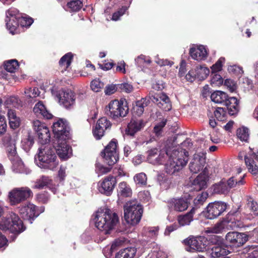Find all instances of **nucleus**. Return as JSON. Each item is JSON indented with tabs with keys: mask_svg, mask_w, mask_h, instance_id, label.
I'll return each instance as SVG.
<instances>
[{
	"mask_svg": "<svg viewBox=\"0 0 258 258\" xmlns=\"http://www.w3.org/2000/svg\"><path fill=\"white\" fill-rule=\"evenodd\" d=\"M225 239L230 246L239 247L247 241L246 235L237 232H229L226 235Z\"/></svg>",
	"mask_w": 258,
	"mask_h": 258,
	"instance_id": "aec40b11",
	"label": "nucleus"
},
{
	"mask_svg": "<svg viewBox=\"0 0 258 258\" xmlns=\"http://www.w3.org/2000/svg\"><path fill=\"white\" fill-rule=\"evenodd\" d=\"M206 240L204 237L190 235L183 240V243L187 247L186 251L194 252H203L206 249Z\"/></svg>",
	"mask_w": 258,
	"mask_h": 258,
	"instance_id": "1a4fd4ad",
	"label": "nucleus"
},
{
	"mask_svg": "<svg viewBox=\"0 0 258 258\" xmlns=\"http://www.w3.org/2000/svg\"><path fill=\"white\" fill-rule=\"evenodd\" d=\"M243 214L247 219L251 220L258 216V203L249 199L244 208Z\"/></svg>",
	"mask_w": 258,
	"mask_h": 258,
	"instance_id": "b1692460",
	"label": "nucleus"
},
{
	"mask_svg": "<svg viewBox=\"0 0 258 258\" xmlns=\"http://www.w3.org/2000/svg\"><path fill=\"white\" fill-rule=\"evenodd\" d=\"M121 250L125 258H133L136 253V249L133 247H127Z\"/></svg>",
	"mask_w": 258,
	"mask_h": 258,
	"instance_id": "13d9d810",
	"label": "nucleus"
},
{
	"mask_svg": "<svg viewBox=\"0 0 258 258\" xmlns=\"http://www.w3.org/2000/svg\"><path fill=\"white\" fill-rule=\"evenodd\" d=\"M51 90L52 94L57 98L59 103L65 108H70L75 104V95L72 91L61 90L58 91L54 87Z\"/></svg>",
	"mask_w": 258,
	"mask_h": 258,
	"instance_id": "9d476101",
	"label": "nucleus"
},
{
	"mask_svg": "<svg viewBox=\"0 0 258 258\" xmlns=\"http://www.w3.org/2000/svg\"><path fill=\"white\" fill-rule=\"evenodd\" d=\"M116 184V178L113 176H108L98 183V190L102 194L110 196L112 193Z\"/></svg>",
	"mask_w": 258,
	"mask_h": 258,
	"instance_id": "6ab92c4d",
	"label": "nucleus"
},
{
	"mask_svg": "<svg viewBox=\"0 0 258 258\" xmlns=\"http://www.w3.org/2000/svg\"><path fill=\"white\" fill-rule=\"evenodd\" d=\"M132 195V190L130 186L125 182L119 183L117 196L118 199L123 197H129Z\"/></svg>",
	"mask_w": 258,
	"mask_h": 258,
	"instance_id": "72a5a7b5",
	"label": "nucleus"
},
{
	"mask_svg": "<svg viewBox=\"0 0 258 258\" xmlns=\"http://www.w3.org/2000/svg\"><path fill=\"white\" fill-rule=\"evenodd\" d=\"M137 65L140 67H144L145 63L150 64L151 62L150 58L144 55L139 56L135 59Z\"/></svg>",
	"mask_w": 258,
	"mask_h": 258,
	"instance_id": "603ef678",
	"label": "nucleus"
},
{
	"mask_svg": "<svg viewBox=\"0 0 258 258\" xmlns=\"http://www.w3.org/2000/svg\"><path fill=\"white\" fill-rule=\"evenodd\" d=\"M6 152L9 159L11 161L18 159L19 156L16 146V141L15 139L10 138L6 144Z\"/></svg>",
	"mask_w": 258,
	"mask_h": 258,
	"instance_id": "bb28decb",
	"label": "nucleus"
},
{
	"mask_svg": "<svg viewBox=\"0 0 258 258\" xmlns=\"http://www.w3.org/2000/svg\"><path fill=\"white\" fill-rule=\"evenodd\" d=\"M53 146L55 149L60 158L67 160L70 158L72 154V150L70 146L67 144V140H54Z\"/></svg>",
	"mask_w": 258,
	"mask_h": 258,
	"instance_id": "f3484780",
	"label": "nucleus"
},
{
	"mask_svg": "<svg viewBox=\"0 0 258 258\" xmlns=\"http://www.w3.org/2000/svg\"><path fill=\"white\" fill-rule=\"evenodd\" d=\"M34 130L37 133L40 143L42 144H46L50 140V134L48 128L39 120H36L33 122Z\"/></svg>",
	"mask_w": 258,
	"mask_h": 258,
	"instance_id": "2eb2a0df",
	"label": "nucleus"
},
{
	"mask_svg": "<svg viewBox=\"0 0 258 258\" xmlns=\"http://www.w3.org/2000/svg\"><path fill=\"white\" fill-rule=\"evenodd\" d=\"M158 227H146L144 228V233L146 236L151 238L156 237L158 234Z\"/></svg>",
	"mask_w": 258,
	"mask_h": 258,
	"instance_id": "de8ad7c7",
	"label": "nucleus"
},
{
	"mask_svg": "<svg viewBox=\"0 0 258 258\" xmlns=\"http://www.w3.org/2000/svg\"><path fill=\"white\" fill-rule=\"evenodd\" d=\"M227 95L224 92L221 91H216L211 95V99L212 101L216 103L221 104L227 100Z\"/></svg>",
	"mask_w": 258,
	"mask_h": 258,
	"instance_id": "f704fd0d",
	"label": "nucleus"
},
{
	"mask_svg": "<svg viewBox=\"0 0 258 258\" xmlns=\"http://www.w3.org/2000/svg\"><path fill=\"white\" fill-rule=\"evenodd\" d=\"M30 188L27 186L16 187L9 192V199L11 205H16L32 196Z\"/></svg>",
	"mask_w": 258,
	"mask_h": 258,
	"instance_id": "6e6552de",
	"label": "nucleus"
},
{
	"mask_svg": "<svg viewBox=\"0 0 258 258\" xmlns=\"http://www.w3.org/2000/svg\"><path fill=\"white\" fill-rule=\"evenodd\" d=\"M227 221H222L217 223L213 226L208 228L207 232L212 233H220L226 228Z\"/></svg>",
	"mask_w": 258,
	"mask_h": 258,
	"instance_id": "e433bc0d",
	"label": "nucleus"
},
{
	"mask_svg": "<svg viewBox=\"0 0 258 258\" xmlns=\"http://www.w3.org/2000/svg\"><path fill=\"white\" fill-rule=\"evenodd\" d=\"M214 115L218 120L224 121L226 119V111L223 108H217L214 111Z\"/></svg>",
	"mask_w": 258,
	"mask_h": 258,
	"instance_id": "6e6d98bb",
	"label": "nucleus"
},
{
	"mask_svg": "<svg viewBox=\"0 0 258 258\" xmlns=\"http://www.w3.org/2000/svg\"><path fill=\"white\" fill-rule=\"evenodd\" d=\"M7 127V124L5 117L3 115H0V136L6 133Z\"/></svg>",
	"mask_w": 258,
	"mask_h": 258,
	"instance_id": "69168bd1",
	"label": "nucleus"
},
{
	"mask_svg": "<svg viewBox=\"0 0 258 258\" xmlns=\"http://www.w3.org/2000/svg\"><path fill=\"white\" fill-rule=\"evenodd\" d=\"M228 70L230 73L236 75H239L243 73L242 68L236 65L230 66L228 68Z\"/></svg>",
	"mask_w": 258,
	"mask_h": 258,
	"instance_id": "338daca9",
	"label": "nucleus"
},
{
	"mask_svg": "<svg viewBox=\"0 0 258 258\" xmlns=\"http://www.w3.org/2000/svg\"><path fill=\"white\" fill-rule=\"evenodd\" d=\"M197 209L192 208L190 211L184 215H180L177 217V221L181 226L189 225L194 220V215Z\"/></svg>",
	"mask_w": 258,
	"mask_h": 258,
	"instance_id": "c756f323",
	"label": "nucleus"
},
{
	"mask_svg": "<svg viewBox=\"0 0 258 258\" xmlns=\"http://www.w3.org/2000/svg\"><path fill=\"white\" fill-rule=\"evenodd\" d=\"M40 92L37 88H29L25 89L24 94L29 98H33L38 96Z\"/></svg>",
	"mask_w": 258,
	"mask_h": 258,
	"instance_id": "a18cd8bd",
	"label": "nucleus"
},
{
	"mask_svg": "<svg viewBox=\"0 0 258 258\" xmlns=\"http://www.w3.org/2000/svg\"><path fill=\"white\" fill-rule=\"evenodd\" d=\"M225 105L230 115L236 114L238 110V101L236 98L232 97L227 98L225 101Z\"/></svg>",
	"mask_w": 258,
	"mask_h": 258,
	"instance_id": "2f4dec72",
	"label": "nucleus"
},
{
	"mask_svg": "<svg viewBox=\"0 0 258 258\" xmlns=\"http://www.w3.org/2000/svg\"><path fill=\"white\" fill-rule=\"evenodd\" d=\"M116 148L117 142L112 140L105 147L103 152L101 153L104 162L109 166L114 165L118 159Z\"/></svg>",
	"mask_w": 258,
	"mask_h": 258,
	"instance_id": "9b49d317",
	"label": "nucleus"
},
{
	"mask_svg": "<svg viewBox=\"0 0 258 258\" xmlns=\"http://www.w3.org/2000/svg\"><path fill=\"white\" fill-rule=\"evenodd\" d=\"M11 163L12 170L15 173L28 174L31 172V170L24 165L20 157L18 159L11 161Z\"/></svg>",
	"mask_w": 258,
	"mask_h": 258,
	"instance_id": "cd10ccee",
	"label": "nucleus"
},
{
	"mask_svg": "<svg viewBox=\"0 0 258 258\" xmlns=\"http://www.w3.org/2000/svg\"><path fill=\"white\" fill-rule=\"evenodd\" d=\"M0 229L9 230L12 233H20L24 231L25 228L19 217L15 213L11 212L1 223Z\"/></svg>",
	"mask_w": 258,
	"mask_h": 258,
	"instance_id": "423d86ee",
	"label": "nucleus"
},
{
	"mask_svg": "<svg viewBox=\"0 0 258 258\" xmlns=\"http://www.w3.org/2000/svg\"><path fill=\"white\" fill-rule=\"evenodd\" d=\"M244 176L243 175L240 179H237L235 177H231L226 181V186L228 188L229 191L231 188L235 187L236 186H240L244 184Z\"/></svg>",
	"mask_w": 258,
	"mask_h": 258,
	"instance_id": "c9c22d12",
	"label": "nucleus"
},
{
	"mask_svg": "<svg viewBox=\"0 0 258 258\" xmlns=\"http://www.w3.org/2000/svg\"><path fill=\"white\" fill-rule=\"evenodd\" d=\"M52 131L54 134V140H67L70 138L69 127L67 122L62 119L53 123Z\"/></svg>",
	"mask_w": 258,
	"mask_h": 258,
	"instance_id": "f8f14e48",
	"label": "nucleus"
},
{
	"mask_svg": "<svg viewBox=\"0 0 258 258\" xmlns=\"http://www.w3.org/2000/svg\"><path fill=\"white\" fill-rule=\"evenodd\" d=\"M52 182V180L48 177L42 176L40 178L37 180L33 186L34 188L41 189L44 187L48 186Z\"/></svg>",
	"mask_w": 258,
	"mask_h": 258,
	"instance_id": "ea45409f",
	"label": "nucleus"
},
{
	"mask_svg": "<svg viewBox=\"0 0 258 258\" xmlns=\"http://www.w3.org/2000/svg\"><path fill=\"white\" fill-rule=\"evenodd\" d=\"M18 62L15 59L7 61L5 63V68L6 71L10 73H13L18 68Z\"/></svg>",
	"mask_w": 258,
	"mask_h": 258,
	"instance_id": "37998d69",
	"label": "nucleus"
},
{
	"mask_svg": "<svg viewBox=\"0 0 258 258\" xmlns=\"http://www.w3.org/2000/svg\"><path fill=\"white\" fill-rule=\"evenodd\" d=\"M151 99L159 107L164 111H169L171 109V104L169 98L165 94H159L153 96Z\"/></svg>",
	"mask_w": 258,
	"mask_h": 258,
	"instance_id": "5701e85b",
	"label": "nucleus"
},
{
	"mask_svg": "<svg viewBox=\"0 0 258 258\" xmlns=\"http://www.w3.org/2000/svg\"><path fill=\"white\" fill-rule=\"evenodd\" d=\"M135 182L140 185H145L147 182V176L144 173H140L134 176Z\"/></svg>",
	"mask_w": 258,
	"mask_h": 258,
	"instance_id": "5fc2aeb1",
	"label": "nucleus"
},
{
	"mask_svg": "<svg viewBox=\"0 0 258 258\" xmlns=\"http://www.w3.org/2000/svg\"><path fill=\"white\" fill-rule=\"evenodd\" d=\"M43 211V208H41V210L39 211L34 204L30 203H26L22 206L19 210L22 217L25 220H29L30 223H32V220Z\"/></svg>",
	"mask_w": 258,
	"mask_h": 258,
	"instance_id": "ddd939ff",
	"label": "nucleus"
},
{
	"mask_svg": "<svg viewBox=\"0 0 258 258\" xmlns=\"http://www.w3.org/2000/svg\"><path fill=\"white\" fill-rule=\"evenodd\" d=\"M95 225L104 234H108L118 222V217L115 213L106 210L96 212L94 218Z\"/></svg>",
	"mask_w": 258,
	"mask_h": 258,
	"instance_id": "7ed1b4c3",
	"label": "nucleus"
},
{
	"mask_svg": "<svg viewBox=\"0 0 258 258\" xmlns=\"http://www.w3.org/2000/svg\"><path fill=\"white\" fill-rule=\"evenodd\" d=\"M111 126V123L106 117H102L98 120L96 124V127L102 128L105 131L107 128Z\"/></svg>",
	"mask_w": 258,
	"mask_h": 258,
	"instance_id": "8fccbe9b",
	"label": "nucleus"
},
{
	"mask_svg": "<svg viewBox=\"0 0 258 258\" xmlns=\"http://www.w3.org/2000/svg\"><path fill=\"white\" fill-rule=\"evenodd\" d=\"M206 163V154L204 152L196 153L189 163V170L193 173H197L204 169Z\"/></svg>",
	"mask_w": 258,
	"mask_h": 258,
	"instance_id": "a211bd4d",
	"label": "nucleus"
},
{
	"mask_svg": "<svg viewBox=\"0 0 258 258\" xmlns=\"http://www.w3.org/2000/svg\"><path fill=\"white\" fill-rule=\"evenodd\" d=\"M36 164L41 168L54 170L58 165V160L53 149L49 145H42L35 156Z\"/></svg>",
	"mask_w": 258,
	"mask_h": 258,
	"instance_id": "f03ea898",
	"label": "nucleus"
},
{
	"mask_svg": "<svg viewBox=\"0 0 258 258\" xmlns=\"http://www.w3.org/2000/svg\"><path fill=\"white\" fill-rule=\"evenodd\" d=\"M124 218L126 222L131 225H136L141 220L143 208L136 200L127 202L124 206Z\"/></svg>",
	"mask_w": 258,
	"mask_h": 258,
	"instance_id": "39448f33",
	"label": "nucleus"
},
{
	"mask_svg": "<svg viewBox=\"0 0 258 258\" xmlns=\"http://www.w3.org/2000/svg\"><path fill=\"white\" fill-rule=\"evenodd\" d=\"M7 104L15 108H19L22 106L20 100L16 96H11L7 100Z\"/></svg>",
	"mask_w": 258,
	"mask_h": 258,
	"instance_id": "09e8293b",
	"label": "nucleus"
},
{
	"mask_svg": "<svg viewBox=\"0 0 258 258\" xmlns=\"http://www.w3.org/2000/svg\"><path fill=\"white\" fill-rule=\"evenodd\" d=\"M170 148L167 150H161L158 154V149L153 148L148 151L147 160L150 163L154 165L161 164L170 154Z\"/></svg>",
	"mask_w": 258,
	"mask_h": 258,
	"instance_id": "dca6fc26",
	"label": "nucleus"
},
{
	"mask_svg": "<svg viewBox=\"0 0 258 258\" xmlns=\"http://www.w3.org/2000/svg\"><path fill=\"white\" fill-rule=\"evenodd\" d=\"M82 2L80 0L72 1L68 3V7L71 11L77 12L79 11L82 7Z\"/></svg>",
	"mask_w": 258,
	"mask_h": 258,
	"instance_id": "49530a36",
	"label": "nucleus"
},
{
	"mask_svg": "<svg viewBox=\"0 0 258 258\" xmlns=\"http://www.w3.org/2000/svg\"><path fill=\"white\" fill-rule=\"evenodd\" d=\"M209 175L205 167L202 173H200L192 181V186L194 189L199 191L207 187Z\"/></svg>",
	"mask_w": 258,
	"mask_h": 258,
	"instance_id": "412c9836",
	"label": "nucleus"
},
{
	"mask_svg": "<svg viewBox=\"0 0 258 258\" xmlns=\"http://www.w3.org/2000/svg\"><path fill=\"white\" fill-rule=\"evenodd\" d=\"M127 8L128 7L126 6H123L117 12L114 13L112 15V20L113 21L118 20L120 17L125 13V11L127 10Z\"/></svg>",
	"mask_w": 258,
	"mask_h": 258,
	"instance_id": "0e129e2a",
	"label": "nucleus"
},
{
	"mask_svg": "<svg viewBox=\"0 0 258 258\" xmlns=\"http://www.w3.org/2000/svg\"><path fill=\"white\" fill-rule=\"evenodd\" d=\"M34 144V140L32 137L28 136L27 138L24 139L22 141V145L25 151H28Z\"/></svg>",
	"mask_w": 258,
	"mask_h": 258,
	"instance_id": "864d4df0",
	"label": "nucleus"
},
{
	"mask_svg": "<svg viewBox=\"0 0 258 258\" xmlns=\"http://www.w3.org/2000/svg\"><path fill=\"white\" fill-rule=\"evenodd\" d=\"M225 58L224 57H220L218 61L213 64L211 69L213 73H216L221 70L222 64L225 62Z\"/></svg>",
	"mask_w": 258,
	"mask_h": 258,
	"instance_id": "680f3d73",
	"label": "nucleus"
},
{
	"mask_svg": "<svg viewBox=\"0 0 258 258\" xmlns=\"http://www.w3.org/2000/svg\"><path fill=\"white\" fill-rule=\"evenodd\" d=\"M197 75V78L200 80L205 79L210 73L209 70L206 67H197L195 71Z\"/></svg>",
	"mask_w": 258,
	"mask_h": 258,
	"instance_id": "a19ab883",
	"label": "nucleus"
},
{
	"mask_svg": "<svg viewBox=\"0 0 258 258\" xmlns=\"http://www.w3.org/2000/svg\"><path fill=\"white\" fill-rule=\"evenodd\" d=\"M189 53L193 59L198 61L206 59L208 55L207 50L203 45L191 48Z\"/></svg>",
	"mask_w": 258,
	"mask_h": 258,
	"instance_id": "a878e982",
	"label": "nucleus"
},
{
	"mask_svg": "<svg viewBox=\"0 0 258 258\" xmlns=\"http://www.w3.org/2000/svg\"><path fill=\"white\" fill-rule=\"evenodd\" d=\"M224 85L231 92H234L237 89V85L235 82L230 79H227L225 80Z\"/></svg>",
	"mask_w": 258,
	"mask_h": 258,
	"instance_id": "052dcab7",
	"label": "nucleus"
},
{
	"mask_svg": "<svg viewBox=\"0 0 258 258\" xmlns=\"http://www.w3.org/2000/svg\"><path fill=\"white\" fill-rule=\"evenodd\" d=\"M128 111L127 106L123 101L118 100L111 101L105 108V113L113 119L125 116Z\"/></svg>",
	"mask_w": 258,
	"mask_h": 258,
	"instance_id": "0eeeda50",
	"label": "nucleus"
},
{
	"mask_svg": "<svg viewBox=\"0 0 258 258\" xmlns=\"http://www.w3.org/2000/svg\"><path fill=\"white\" fill-rule=\"evenodd\" d=\"M6 26L10 32L13 34L16 32L19 25L21 27H29L33 22L31 18L23 16L19 11L11 8L6 11Z\"/></svg>",
	"mask_w": 258,
	"mask_h": 258,
	"instance_id": "20e7f679",
	"label": "nucleus"
},
{
	"mask_svg": "<svg viewBox=\"0 0 258 258\" xmlns=\"http://www.w3.org/2000/svg\"><path fill=\"white\" fill-rule=\"evenodd\" d=\"M145 122L141 119H132L127 125L128 134L134 136L136 133L143 128Z\"/></svg>",
	"mask_w": 258,
	"mask_h": 258,
	"instance_id": "c85d7f7f",
	"label": "nucleus"
},
{
	"mask_svg": "<svg viewBox=\"0 0 258 258\" xmlns=\"http://www.w3.org/2000/svg\"><path fill=\"white\" fill-rule=\"evenodd\" d=\"M226 203L222 202H215L210 203L206 208L205 217L209 219L216 218L226 209Z\"/></svg>",
	"mask_w": 258,
	"mask_h": 258,
	"instance_id": "4468645a",
	"label": "nucleus"
},
{
	"mask_svg": "<svg viewBox=\"0 0 258 258\" xmlns=\"http://www.w3.org/2000/svg\"><path fill=\"white\" fill-rule=\"evenodd\" d=\"M208 194L206 192H202L201 194L197 196L194 200V203L196 204H203L207 199Z\"/></svg>",
	"mask_w": 258,
	"mask_h": 258,
	"instance_id": "774afa93",
	"label": "nucleus"
},
{
	"mask_svg": "<svg viewBox=\"0 0 258 258\" xmlns=\"http://www.w3.org/2000/svg\"><path fill=\"white\" fill-rule=\"evenodd\" d=\"M188 207L187 200L183 198L172 199L168 202V207L171 211L181 212L186 210Z\"/></svg>",
	"mask_w": 258,
	"mask_h": 258,
	"instance_id": "4be33fe9",
	"label": "nucleus"
},
{
	"mask_svg": "<svg viewBox=\"0 0 258 258\" xmlns=\"http://www.w3.org/2000/svg\"><path fill=\"white\" fill-rule=\"evenodd\" d=\"M145 102L146 101L144 99H142L137 101L136 105L134 106V112L138 116H140L144 112V107L147 106Z\"/></svg>",
	"mask_w": 258,
	"mask_h": 258,
	"instance_id": "79ce46f5",
	"label": "nucleus"
},
{
	"mask_svg": "<svg viewBox=\"0 0 258 258\" xmlns=\"http://www.w3.org/2000/svg\"><path fill=\"white\" fill-rule=\"evenodd\" d=\"M33 112L38 117H43L46 119H50L52 114L47 110L44 104L42 101L36 103L33 109Z\"/></svg>",
	"mask_w": 258,
	"mask_h": 258,
	"instance_id": "393cba45",
	"label": "nucleus"
},
{
	"mask_svg": "<svg viewBox=\"0 0 258 258\" xmlns=\"http://www.w3.org/2000/svg\"><path fill=\"white\" fill-rule=\"evenodd\" d=\"M73 55L71 53H68L63 56L59 61V66L62 69V72L66 70L70 66Z\"/></svg>",
	"mask_w": 258,
	"mask_h": 258,
	"instance_id": "4c0bfd02",
	"label": "nucleus"
},
{
	"mask_svg": "<svg viewBox=\"0 0 258 258\" xmlns=\"http://www.w3.org/2000/svg\"><path fill=\"white\" fill-rule=\"evenodd\" d=\"M237 136L241 141L246 142L249 138L248 128L244 127L239 128L237 131Z\"/></svg>",
	"mask_w": 258,
	"mask_h": 258,
	"instance_id": "c03bdc74",
	"label": "nucleus"
},
{
	"mask_svg": "<svg viewBox=\"0 0 258 258\" xmlns=\"http://www.w3.org/2000/svg\"><path fill=\"white\" fill-rule=\"evenodd\" d=\"M168 162L165 164L166 172L173 174L186 166L188 160V152L180 147L170 148Z\"/></svg>",
	"mask_w": 258,
	"mask_h": 258,
	"instance_id": "f257e3e1",
	"label": "nucleus"
},
{
	"mask_svg": "<svg viewBox=\"0 0 258 258\" xmlns=\"http://www.w3.org/2000/svg\"><path fill=\"white\" fill-rule=\"evenodd\" d=\"M229 248L224 244H218L214 246L211 249V255L212 257H219L228 254L230 253Z\"/></svg>",
	"mask_w": 258,
	"mask_h": 258,
	"instance_id": "7c9ffc66",
	"label": "nucleus"
},
{
	"mask_svg": "<svg viewBox=\"0 0 258 258\" xmlns=\"http://www.w3.org/2000/svg\"><path fill=\"white\" fill-rule=\"evenodd\" d=\"M90 87L93 91L98 92L103 88L104 84L99 79H95L91 82Z\"/></svg>",
	"mask_w": 258,
	"mask_h": 258,
	"instance_id": "3c124183",
	"label": "nucleus"
},
{
	"mask_svg": "<svg viewBox=\"0 0 258 258\" xmlns=\"http://www.w3.org/2000/svg\"><path fill=\"white\" fill-rule=\"evenodd\" d=\"M111 168L109 167H105L100 163L96 164L95 171L99 175L106 174L110 171Z\"/></svg>",
	"mask_w": 258,
	"mask_h": 258,
	"instance_id": "4d7b16f0",
	"label": "nucleus"
},
{
	"mask_svg": "<svg viewBox=\"0 0 258 258\" xmlns=\"http://www.w3.org/2000/svg\"><path fill=\"white\" fill-rule=\"evenodd\" d=\"M245 163L249 172L252 174L258 173V166L251 158L245 156Z\"/></svg>",
	"mask_w": 258,
	"mask_h": 258,
	"instance_id": "58836bf2",
	"label": "nucleus"
},
{
	"mask_svg": "<svg viewBox=\"0 0 258 258\" xmlns=\"http://www.w3.org/2000/svg\"><path fill=\"white\" fill-rule=\"evenodd\" d=\"M121 250L125 258H133L136 253V249L133 247H127Z\"/></svg>",
	"mask_w": 258,
	"mask_h": 258,
	"instance_id": "bf43d9fd",
	"label": "nucleus"
},
{
	"mask_svg": "<svg viewBox=\"0 0 258 258\" xmlns=\"http://www.w3.org/2000/svg\"><path fill=\"white\" fill-rule=\"evenodd\" d=\"M211 189L214 194L227 195L229 190L226 186L225 180H222L212 185Z\"/></svg>",
	"mask_w": 258,
	"mask_h": 258,
	"instance_id": "473e14b6",
	"label": "nucleus"
},
{
	"mask_svg": "<svg viewBox=\"0 0 258 258\" xmlns=\"http://www.w3.org/2000/svg\"><path fill=\"white\" fill-rule=\"evenodd\" d=\"M240 82L245 90L249 91L252 89L253 86L252 81L248 78H242L240 80Z\"/></svg>",
	"mask_w": 258,
	"mask_h": 258,
	"instance_id": "e2e57ef3",
	"label": "nucleus"
}]
</instances>
